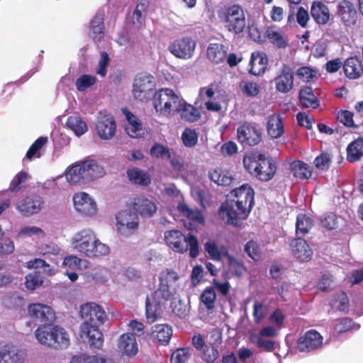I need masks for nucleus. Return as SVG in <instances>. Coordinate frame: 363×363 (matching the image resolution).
<instances>
[{"label":"nucleus","mask_w":363,"mask_h":363,"mask_svg":"<svg viewBox=\"0 0 363 363\" xmlns=\"http://www.w3.org/2000/svg\"><path fill=\"white\" fill-rule=\"evenodd\" d=\"M231 196L234 198L221 204L218 214L225 223L238 225L250 212L254 204V190L250 185L245 184L233 189Z\"/></svg>","instance_id":"nucleus-1"},{"label":"nucleus","mask_w":363,"mask_h":363,"mask_svg":"<svg viewBox=\"0 0 363 363\" xmlns=\"http://www.w3.org/2000/svg\"><path fill=\"white\" fill-rule=\"evenodd\" d=\"M178 274L174 270L166 269L159 277V286L152 295V299L147 297L145 311L148 322H154L160 316L162 306L171 301L177 294L174 284L179 279Z\"/></svg>","instance_id":"nucleus-2"},{"label":"nucleus","mask_w":363,"mask_h":363,"mask_svg":"<svg viewBox=\"0 0 363 363\" xmlns=\"http://www.w3.org/2000/svg\"><path fill=\"white\" fill-rule=\"evenodd\" d=\"M79 313L84 320L80 328L81 337L87 339L91 349H100L104 345V336L99 326L106 320V312L101 306L91 302L82 305Z\"/></svg>","instance_id":"nucleus-3"},{"label":"nucleus","mask_w":363,"mask_h":363,"mask_svg":"<svg viewBox=\"0 0 363 363\" xmlns=\"http://www.w3.org/2000/svg\"><path fill=\"white\" fill-rule=\"evenodd\" d=\"M72 242L74 250L89 258H101L110 252L109 247L102 243L91 230H82L72 238Z\"/></svg>","instance_id":"nucleus-4"},{"label":"nucleus","mask_w":363,"mask_h":363,"mask_svg":"<svg viewBox=\"0 0 363 363\" xmlns=\"http://www.w3.org/2000/svg\"><path fill=\"white\" fill-rule=\"evenodd\" d=\"M105 170L94 160L79 162L68 168L65 177L68 182L82 184L102 177Z\"/></svg>","instance_id":"nucleus-5"},{"label":"nucleus","mask_w":363,"mask_h":363,"mask_svg":"<svg viewBox=\"0 0 363 363\" xmlns=\"http://www.w3.org/2000/svg\"><path fill=\"white\" fill-rule=\"evenodd\" d=\"M243 165L250 174L262 182L271 180L277 169L272 160L263 154L255 152L247 154L244 157Z\"/></svg>","instance_id":"nucleus-6"},{"label":"nucleus","mask_w":363,"mask_h":363,"mask_svg":"<svg viewBox=\"0 0 363 363\" xmlns=\"http://www.w3.org/2000/svg\"><path fill=\"white\" fill-rule=\"evenodd\" d=\"M167 245L174 252L184 254L189 247V256L196 259L199 255V242L196 237L191 233L186 237L180 230L172 228L164 234Z\"/></svg>","instance_id":"nucleus-7"},{"label":"nucleus","mask_w":363,"mask_h":363,"mask_svg":"<svg viewBox=\"0 0 363 363\" xmlns=\"http://www.w3.org/2000/svg\"><path fill=\"white\" fill-rule=\"evenodd\" d=\"M35 336L41 344L55 349L67 347L69 344L68 335L65 330L51 323L40 325Z\"/></svg>","instance_id":"nucleus-8"},{"label":"nucleus","mask_w":363,"mask_h":363,"mask_svg":"<svg viewBox=\"0 0 363 363\" xmlns=\"http://www.w3.org/2000/svg\"><path fill=\"white\" fill-rule=\"evenodd\" d=\"M152 101L159 116L169 117L181 106L182 97L172 89L164 88L155 92Z\"/></svg>","instance_id":"nucleus-9"},{"label":"nucleus","mask_w":363,"mask_h":363,"mask_svg":"<svg viewBox=\"0 0 363 363\" xmlns=\"http://www.w3.org/2000/svg\"><path fill=\"white\" fill-rule=\"evenodd\" d=\"M219 18L225 28L234 34L242 33L246 27V17L243 9L238 4L225 7L219 13Z\"/></svg>","instance_id":"nucleus-10"},{"label":"nucleus","mask_w":363,"mask_h":363,"mask_svg":"<svg viewBox=\"0 0 363 363\" xmlns=\"http://www.w3.org/2000/svg\"><path fill=\"white\" fill-rule=\"evenodd\" d=\"M308 233V228H296L297 236L291 243L294 256L301 262H308L311 259L313 250L307 242L301 237Z\"/></svg>","instance_id":"nucleus-11"},{"label":"nucleus","mask_w":363,"mask_h":363,"mask_svg":"<svg viewBox=\"0 0 363 363\" xmlns=\"http://www.w3.org/2000/svg\"><path fill=\"white\" fill-rule=\"evenodd\" d=\"M237 138L243 146H255L260 143L262 132L256 124L245 123L238 128Z\"/></svg>","instance_id":"nucleus-12"},{"label":"nucleus","mask_w":363,"mask_h":363,"mask_svg":"<svg viewBox=\"0 0 363 363\" xmlns=\"http://www.w3.org/2000/svg\"><path fill=\"white\" fill-rule=\"evenodd\" d=\"M43 198L36 194H30L18 199L16 206L17 210L24 216H32L41 211L44 208Z\"/></svg>","instance_id":"nucleus-13"},{"label":"nucleus","mask_w":363,"mask_h":363,"mask_svg":"<svg viewBox=\"0 0 363 363\" xmlns=\"http://www.w3.org/2000/svg\"><path fill=\"white\" fill-rule=\"evenodd\" d=\"M196 43L189 37L176 39L169 46V51L177 58L189 60L194 54Z\"/></svg>","instance_id":"nucleus-14"},{"label":"nucleus","mask_w":363,"mask_h":363,"mask_svg":"<svg viewBox=\"0 0 363 363\" xmlns=\"http://www.w3.org/2000/svg\"><path fill=\"white\" fill-rule=\"evenodd\" d=\"M30 317L36 323L47 325L52 323L55 319V313L52 308L43 303H30L28 307Z\"/></svg>","instance_id":"nucleus-15"},{"label":"nucleus","mask_w":363,"mask_h":363,"mask_svg":"<svg viewBox=\"0 0 363 363\" xmlns=\"http://www.w3.org/2000/svg\"><path fill=\"white\" fill-rule=\"evenodd\" d=\"M274 82L277 91L283 94L289 92L294 87V82L291 67L288 65H283L277 71Z\"/></svg>","instance_id":"nucleus-16"},{"label":"nucleus","mask_w":363,"mask_h":363,"mask_svg":"<svg viewBox=\"0 0 363 363\" xmlns=\"http://www.w3.org/2000/svg\"><path fill=\"white\" fill-rule=\"evenodd\" d=\"M96 130L101 139H112L116 132V123L113 116L101 112L96 125Z\"/></svg>","instance_id":"nucleus-17"},{"label":"nucleus","mask_w":363,"mask_h":363,"mask_svg":"<svg viewBox=\"0 0 363 363\" xmlns=\"http://www.w3.org/2000/svg\"><path fill=\"white\" fill-rule=\"evenodd\" d=\"M75 210L87 216H94L97 212V206L94 200L85 192H78L73 196Z\"/></svg>","instance_id":"nucleus-18"},{"label":"nucleus","mask_w":363,"mask_h":363,"mask_svg":"<svg viewBox=\"0 0 363 363\" xmlns=\"http://www.w3.org/2000/svg\"><path fill=\"white\" fill-rule=\"evenodd\" d=\"M323 345V337L315 330H310L299 337L297 348L300 352H311L320 348Z\"/></svg>","instance_id":"nucleus-19"},{"label":"nucleus","mask_w":363,"mask_h":363,"mask_svg":"<svg viewBox=\"0 0 363 363\" xmlns=\"http://www.w3.org/2000/svg\"><path fill=\"white\" fill-rule=\"evenodd\" d=\"M26 353L11 344L0 345V363H24Z\"/></svg>","instance_id":"nucleus-20"},{"label":"nucleus","mask_w":363,"mask_h":363,"mask_svg":"<svg viewBox=\"0 0 363 363\" xmlns=\"http://www.w3.org/2000/svg\"><path fill=\"white\" fill-rule=\"evenodd\" d=\"M122 111L127 121V123L125 124L126 133L133 138L145 137L147 130L143 127L140 120L126 108L123 109Z\"/></svg>","instance_id":"nucleus-21"},{"label":"nucleus","mask_w":363,"mask_h":363,"mask_svg":"<svg viewBox=\"0 0 363 363\" xmlns=\"http://www.w3.org/2000/svg\"><path fill=\"white\" fill-rule=\"evenodd\" d=\"M131 206L141 216L147 218L153 216L157 210L154 201L143 196L134 198Z\"/></svg>","instance_id":"nucleus-22"},{"label":"nucleus","mask_w":363,"mask_h":363,"mask_svg":"<svg viewBox=\"0 0 363 363\" xmlns=\"http://www.w3.org/2000/svg\"><path fill=\"white\" fill-rule=\"evenodd\" d=\"M337 15L346 26L354 25L357 21V12L354 4L347 0H341L337 4Z\"/></svg>","instance_id":"nucleus-23"},{"label":"nucleus","mask_w":363,"mask_h":363,"mask_svg":"<svg viewBox=\"0 0 363 363\" xmlns=\"http://www.w3.org/2000/svg\"><path fill=\"white\" fill-rule=\"evenodd\" d=\"M154 86L153 77L151 76H138L133 83V94L135 98L143 99Z\"/></svg>","instance_id":"nucleus-24"},{"label":"nucleus","mask_w":363,"mask_h":363,"mask_svg":"<svg viewBox=\"0 0 363 363\" xmlns=\"http://www.w3.org/2000/svg\"><path fill=\"white\" fill-rule=\"evenodd\" d=\"M118 347L123 355L134 356L138 351L135 335L127 333L121 335L118 340Z\"/></svg>","instance_id":"nucleus-25"},{"label":"nucleus","mask_w":363,"mask_h":363,"mask_svg":"<svg viewBox=\"0 0 363 363\" xmlns=\"http://www.w3.org/2000/svg\"><path fill=\"white\" fill-rule=\"evenodd\" d=\"M265 35L269 41L278 48H285L289 44L288 36L276 26L268 27Z\"/></svg>","instance_id":"nucleus-26"},{"label":"nucleus","mask_w":363,"mask_h":363,"mask_svg":"<svg viewBox=\"0 0 363 363\" xmlns=\"http://www.w3.org/2000/svg\"><path fill=\"white\" fill-rule=\"evenodd\" d=\"M179 211L194 225H203L206 218L201 211L190 208L186 203H179L177 206Z\"/></svg>","instance_id":"nucleus-27"},{"label":"nucleus","mask_w":363,"mask_h":363,"mask_svg":"<svg viewBox=\"0 0 363 363\" xmlns=\"http://www.w3.org/2000/svg\"><path fill=\"white\" fill-rule=\"evenodd\" d=\"M268 59L263 52H255L252 54L250 62V72L255 76L262 74L267 68Z\"/></svg>","instance_id":"nucleus-28"},{"label":"nucleus","mask_w":363,"mask_h":363,"mask_svg":"<svg viewBox=\"0 0 363 363\" xmlns=\"http://www.w3.org/2000/svg\"><path fill=\"white\" fill-rule=\"evenodd\" d=\"M227 48L220 43H211L207 48L206 55L209 61L214 64H220L226 60Z\"/></svg>","instance_id":"nucleus-29"},{"label":"nucleus","mask_w":363,"mask_h":363,"mask_svg":"<svg viewBox=\"0 0 363 363\" xmlns=\"http://www.w3.org/2000/svg\"><path fill=\"white\" fill-rule=\"evenodd\" d=\"M344 72L350 79H357L363 74V66L361 60L357 57L348 58L344 64Z\"/></svg>","instance_id":"nucleus-30"},{"label":"nucleus","mask_w":363,"mask_h":363,"mask_svg":"<svg viewBox=\"0 0 363 363\" xmlns=\"http://www.w3.org/2000/svg\"><path fill=\"white\" fill-rule=\"evenodd\" d=\"M151 336L153 340L162 345H166L172 336V329L167 324H158L155 325Z\"/></svg>","instance_id":"nucleus-31"},{"label":"nucleus","mask_w":363,"mask_h":363,"mask_svg":"<svg viewBox=\"0 0 363 363\" xmlns=\"http://www.w3.org/2000/svg\"><path fill=\"white\" fill-rule=\"evenodd\" d=\"M311 13L315 21L319 24H325L330 18L328 8L320 1L313 3Z\"/></svg>","instance_id":"nucleus-32"},{"label":"nucleus","mask_w":363,"mask_h":363,"mask_svg":"<svg viewBox=\"0 0 363 363\" xmlns=\"http://www.w3.org/2000/svg\"><path fill=\"white\" fill-rule=\"evenodd\" d=\"M267 133L273 138H278L284 133V124L279 115H272L267 122Z\"/></svg>","instance_id":"nucleus-33"},{"label":"nucleus","mask_w":363,"mask_h":363,"mask_svg":"<svg viewBox=\"0 0 363 363\" xmlns=\"http://www.w3.org/2000/svg\"><path fill=\"white\" fill-rule=\"evenodd\" d=\"M363 156V139L359 138L352 141L347 147V160L350 162L359 160Z\"/></svg>","instance_id":"nucleus-34"},{"label":"nucleus","mask_w":363,"mask_h":363,"mask_svg":"<svg viewBox=\"0 0 363 363\" xmlns=\"http://www.w3.org/2000/svg\"><path fill=\"white\" fill-rule=\"evenodd\" d=\"M299 100L302 106L306 108H316L319 106L317 97L315 96L313 89L309 86L300 90Z\"/></svg>","instance_id":"nucleus-35"},{"label":"nucleus","mask_w":363,"mask_h":363,"mask_svg":"<svg viewBox=\"0 0 363 363\" xmlns=\"http://www.w3.org/2000/svg\"><path fill=\"white\" fill-rule=\"evenodd\" d=\"M116 224L121 227H138V217L130 210L121 211L116 216Z\"/></svg>","instance_id":"nucleus-36"},{"label":"nucleus","mask_w":363,"mask_h":363,"mask_svg":"<svg viewBox=\"0 0 363 363\" xmlns=\"http://www.w3.org/2000/svg\"><path fill=\"white\" fill-rule=\"evenodd\" d=\"M104 29L103 16L100 13H96L90 22V37L94 40H101L104 37Z\"/></svg>","instance_id":"nucleus-37"},{"label":"nucleus","mask_w":363,"mask_h":363,"mask_svg":"<svg viewBox=\"0 0 363 363\" xmlns=\"http://www.w3.org/2000/svg\"><path fill=\"white\" fill-rule=\"evenodd\" d=\"M129 180L135 184L147 186L150 184V177L149 174L137 167L129 169L127 172Z\"/></svg>","instance_id":"nucleus-38"},{"label":"nucleus","mask_w":363,"mask_h":363,"mask_svg":"<svg viewBox=\"0 0 363 363\" xmlns=\"http://www.w3.org/2000/svg\"><path fill=\"white\" fill-rule=\"evenodd\" d=\"M182 118L189 122H194L199 118V111L192 105L186 103L182 98L181 106L176 110Z\"/></svg>","instance_id":"nucleus-39"},{"label":"nucleus","mask_w":363,"mask_h":363,"mask_svg":"<svg viewBox=\"0 0 363 363\" xmlns=\"http://www.w3.org/2000/svg\"><path fill=\"white\" fill-rule=\"evenodd\" d=\"M210 179L219 186H229L232 184L234 178L228 172L220 169H213L209 172Z\"/></svg>","instance_id":"nucleus-40"},{"label":"nucleus","mask_w":363,"mask_h":363,"mask_svg":"<svg viewBox=\"0 0 363 363\" xmlns=\"http://www.w3.org/2000/svg\"><path fill=\"white\" fill-rule=\"evenodd\" d=\"M66 124L77 136L84 134L88 130L86 123L77 116L69 117Z\"/></svg>","instance_id":"nucleus-41"},{"label":"nucleus","mask_w":363,"mask_h":363,"mask_svg":"<svg viewBox=\"0 0 363 363\" xmlns=\"http://www.w3.org/2000/svg\"><path fill=\"white\" fill-rule=\"evenodd\" d=\"M330 306L340 311H347L349 308V298L347 294L344 291L334 294L330 301Z\"/></svg>","instance_id":"nucleus-42"},{"label":"nucleus","mask_w":363,"mask_h":363,"mask_svg":"<svg viewBox=\"0 0 363 363\" xmlns=\"http://www.w3.org/2000/svg\"><path fill=\"white\" fill-rule=\"evenodd\" d=\"M228 272L231 276L241 277L246 271V267L242 262L227 254Z\"/></svg>","instance_id":"nucleus-43"},{"label":"nucleus","mask_w":363,"mask_h":363,"mask_svg":"<svg viewBox=\"0 0 363 363\" xmlns=\"http://www.w3.org/2000/svg\"><path fill=\"white\" fill-rule=\"evenodd\" d=\"M44 282V277L41 274V272L35 270L26 277L25 285L29 290H35L40 286Z\"/></svg>","instance_id":"nucleus-44"},{"label":"nucleus","mask_w":363,"mask_h":363,"mask_svg":"<svg viewBox=\"0 0 363 363\" xmlns=\"http://www.w3.org/2000/svg\"><path fill=\"white\" fill-rule=\"evenodd\" d=\"M192 352L193 350L190 347L178 348L172 354L171 363H187Z\"/></svg>","instance_id":"nucleus-45"},{"label":"nucleus","mask_w":363,"mask_h":363,"mask_svg":"<svg viewBox=\"0 0 363 363\" xmlns=\"http://www.w3.org/2000/svg\"><path fill=\"white\" fill-rule=\"evenodd\" d=\"M291 170L294 176L300 179H308L311 176V171L309 167L301 162L297 161L291 164Z\"/></svg>","instance_id":"nucleus-46"},{"label":"nucleus","mask_w":363,"mask_h":363,"mask_svg":"<svg viewBox=\"0 0 363 363\" xmlns=\"http://www.w3.org/2000/svg\"><path fill=\"white\" fill-rule=\"evenodd\" d=\"M172 313L180 318H185L189 313L190 306L180 299H174L171 303Z\"/></svg>","instance_id":"nucleus-47"},{"label":"nucleus","mask_w":363,"mask_h":363,"mask_svg":"<svg viewBox=\"0 0 363 363\" xmlns=\"http://www.w3.org/2000/svg\"><path fill=\"white\" fill-rule=\"evenodd\" d=\"M239 86L243 94L250 97L257 96L260 91L257 83L250 80L242 81Z\"/></svg>","instance_id":"nucleus-48"},{"label":"nucleus","mask_w":363,"mask_h":363,"mask_svg":"<svg viewBox=\"0 0 363 363\" xmlns=\"http://www.w3.org/2000/svg\"><path fill=\"white\" fill-rule=\"evenodd\" d=\"M146 7L147 6L144 3L138 4L133 13L132 23L138 28L144 25Z\"/></svg>","instance_id":"nucleus-49"},{"label":"nucleus","mask_w":363,"mask_h":363,"mask_svg":"<svg viewBox=\"0 0 363 363\" xmlns=\"http://www.w3.org/2000/svg\"><path fill=\"white\" fill-rule=\"evenodd\" d=\"M318 72L315 69L303 66L299 67L296 71V75L298 78L305 82H310L317 78Z\"/></svg>","instance_id":"nucleus-50"},{"label":"nucleus","mask_w":363,"mask_h":363,"mask_svg":"<svg viewBox=\"0 0 363 363\" xmlns=\"http://www.w3.org/2000/svg\"><path fill=\"white\" fill-rule=\"evenodd\" d=\"M216 294L211 286L206 287L201 295V299L208 310L214 308Z\"/></svg>","instance_id":"nucleus-51"},{"label":"nucleus","mask_w":363,"mask_h":363,"mask_svg":"<svg viewBox=\"0 0 363 363\" xmlns=\"http://www.w3.org/2000/svg\"><path fill=\"white\" fill-rule=\"evenodd\" d=\"M150 154L152 157L160 160L170 158L171 153L169 149L161 144L154 145L150 150Z\"/></svg>","instance_id":"nucleus-52"},{"label":"nucleus","mask_w":363,"mask_h":363,"mask_svg":"<svg viewBox=\"0 0 363 363\" xmlns=\"http://www.w3.org/2000/svg\"><path fill=\"white\" fill-rule=\"evenodd\" d=\"M47 142L48 138L46 137H41L36 140L27 152V158L32 160L34 157H40V150L47 143Z\"/></svg>","instance_id":"nucleus-53"},{"label":"nucleus","mask_w":363,"mask_h":363,"mask_svg":"<svg viewBox=\"0 0 363 363\" xmlns=\"http://www.w3.org/2000/svg\"><path fill=\"white\" fill-rule=\"evenodd\" d=\"M30 175L25 172L18 173L11 182V191H18L21 190L23 184L30 179Z\"/></svg>","instance_id":"nucleus-54"},{"label":"nucleus","mask_w":363,"mask_h":363,"mask_svg":"<svg viewBox=\"0 0 363 363\" xmlns=\"http://www.w3.org/2000/svg\"><path fill=\"white\" fill-rule=\"evenodd\" d=\"M14 251V244L13 240L6 237L4 233H1L0 228V255H5L12 253Z\"/></svg>","instance_id":"nucleus-55"},{"label":"nucleus","mask_w":363,"mask_h":363,"mask_svg":"<svg viewBox=\"0 0 363 363\" xmlns=\"http://www.w3.org/2000/svg\"><path fill=\"white\" fill-rule=\"evenodd\" d=\"M27 267L29 269H35L41 272L42 273L50 275V265L46 262L40 258H35L31 259L27 262Z\"/></svg>","instance_id":"nucleus-56"},{"label":"nucleus","mask_w":363,"mask_h":363,"mask_svg":"<svg viewBox=\"0 0 363 363\" xmlns=\"http://www.w3.org/2000/svg\"><path fill=\"white\" fill-rule=\"evenodd\" d=\"M82 259L77 256L69 255L64 258L62 267L69 271L78 270L81 269Z\"/></svg>","instance_id":"nucleus-57"},{"label":"nucleus","mask_w":363,"mask_h":363,"mask_svg":"<svg viewBox=\"0 0 363 363\" xmlns=\"http://www.w3.org/2000/svg\"><path fill=\"white\" fill-rule=\"evenodd\" d=\"M182 139L186 147H191L197 143L198 134L194 130L185 129L182 135Z\"/></svg>","instance_id":"nucleus-58"},{"label":"nucleus","mask_w":363,"mask_h":363,"mask_svg":"<svg viewBox=\"0 0 363 363\" xmlns=\"http://www.w3.org/2000/svg\"><path fill=\"white\" fill-rule=\"evenodd\" d=\"M204 249L211 259L214 261L221 260V253L214 241L210 240L206 242L204 244Z\"/></svg>","instance_id":"nucleus-59"},{"label":"nucleus","mask_w":363,"mask_h":363,"mask_svg":"<svg viewBox=\"0 0 363 363\" xmlns=\"http://www.w3.org/2000/svg\"><path fill=\"white\" fill-rule=\"evenodd\" d=\"M218 357V350L214 345L206 346L202 353V359L207 363H213Z\"/></svg>","instance_id":"nucleus-60"},{"label":"nucleus","mask_w":363,"mask_h":363,"mask_svg":"<svg viewBox=\"0 0 363 363\" xmlns=\"http://www.w3.org/2000/svg\"><path fill=\"white\" fill-rule=\"evenodd\" d=\"M245 251L254 260H258L260 258L261 252L257 243L251 240L248 241L245 246Z\"/></svg>","instance_id":"nucleus-61"},{"label":"nucleus","mask_w":363,"mask_h":363,"mask_svg":"<svg viewBox=\"0 0 363 363\" xmlns=\"http://www.w3.org/2000/svg\"><path fill=\"white\" fill-rule=\"evenodd\" d=\"M354 325V322L352 318H343L337 320V323L335 325V330L338 333H343L347 332Z\"/></svg>","instance_id":"nucleus-62"},{"label":"nucleus","mask_w":363,"mask_h":363,"mask_svg":"<svg viewBox=\"0 0 363 363\" xmlns=\"http://www.w3.org/2000/svg\"><path fill=\"white\" fill-rule=\"evenodd\" d=\"M267 313V308L262 303L255 301L253 304V318L256 323H259Z\"/></svg>","instance_id":"nucleus-63"},{"label":"nucleus","mask_w":363,"mask_h":363,"mask_svg":"<svg viewBox=\"0 0 363 363\" xmlns=\"http://www.w3.org/2000/svg\"><path fill=\"white\" fill-rule=\"evenodd\" d=\"M96 78L91 75H83L76 82V86L80 91H84L86 89L94 84Z\"/></svg>","instance_id":"nucleus-64"}]
</instances>
